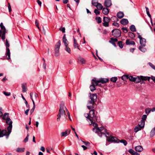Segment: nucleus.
Wrapping results in <instances>:
<instances>
[{"label":"nucleus","instance_id":"f257e3e1","mask_svg":"<svg viewBox=\"0 0 155 155\" xmlns=\"http://www.w3.org/2000/svg\"><path fill=\"white\" fill-rule=\"evenodd\" d=\"M93 131L97 133L98 135L100 137H101L103 135H104L106 137H107V136L106 134V133L108 135H109V134L108 133L106 132L107 130L103 127H101L100 128L99 127H94L93 128Z\"/></svg>","mask_w":155,"mask_h":155},{"label":"nucleus","instance_id":"f03ea898","mask_svg":"<svg viewBox=\"0 0 155 155\" xmlns=\"http://www.w3.org/2000/svg\"><path fill=\"white\" fill-rule=\"evenodd\" d=\"M64 104H61L60 105V108L58 114L57 115L58 118L57 119V121H59L60 120V118L61 117H64L65 118L67 116L64 110Z\"/></svg>","mask_w":155,"mask_h":155},{"label":"nucleus","instance_id":"7ed1b4c3","mask_svg":"<svg viewBox=\"0 0 155 155\" xmlns=\"http://www.w3.org/2000/svg\"><path fill=\"white\" fill-rule=\"evenodd\" d=\"M9 130L7 132L6 130H0V137H3L4 136H6V138L7 139L11 132H9Z\"/></svg>","mask_w":155,"mask_h":155},{"label":"nucleus","instance_id":"20e7f679","mask_svg":"<svg viewBox=\"0 0 155 155\" xmlns=\"http://www.w3.org/2000/svg\"><path fill=\"white\" fill-rule=\"evenodd\" d=\"M140 78L141 80H148V81H149L150 79H151L154 82V83H155V77L153 76H151V77L140 76Z\"/></svg>","mask_w":155,"mask_h":155},{"label":"nucleus","instance_id":"39448f33","mask_svg":"<svg viewBox=\"0 0 155 155\" xmlns=\"http://www.w3.org/2000/svg\"><path fill=\"white\" fill-rule=\"evenodd\" d=\"M113 35L116 37H119L121 34L120 30L118 29L113 30L112 31Z\"/></svg>","mask_w":155,"mask_h":155},{"label":"nucleus","instance_id":"423d86ee","mask_svg":"<svg viewBox=\"0 0 155 155\" xmlns=\"http://www.w3.org/2000/svg\"><path fill=\"white\" fill-rule=\"evenodd\" d=\"M6 120V123L9 125V126L7 127L8 130H9V132H11L12 128V122L10 118H8Z\"/></svg>","mask_w":155,"mask_h":155},{"label":"nucleus","instance_id":"0eeeda50","mask_svg":"<svg viewBox=\"0 0 155 155\" xmlns=\"http://www.w3.org/2000/svg\"><path fill=\"white\" fill-rule=\"evenodd\" d=\"M95 102L91 99L89 100L87 104V107L89 110L94 108Z\"/></svg>","mask_w":155,"mask_h":155},{"label":"nucleus","instance_id":"6e6552de","mask_svg":"<svg viewBox=\"0 0 155 155\" xmlns=\"http://www.w3.org/2000/svg\"><path fill=\"white\" fill-rule=\"evenodd\" d=\"M89 115V119L91 118L96 119V118L95 115V110L94 109H92L90 111Z\"/></svg>","mask_w":155,"mask_h":155},{"label":"nucleus","instance_id":"1a4fd4ad","mask_svg":"<svg viewBox=\"0 0 155 155\" xmlns=\"http://www.w3.org/2000/svg\"><path fill=\"white\" fill-rule=\"evenodd\" d=\"M33 93L32 92H31L30 93V96L31 99L32 100V101L33 102V107L32 108L31 110V111H30V114H32V113L33 112L34 110L35 109V102H34V100L33 99V98L32 96H33Z\"/></svg>","mask_w":155,"mask_h":155},{"label":"nucleus","instance_id":"9d476101","mask_svg":"<svg viewBox=\"0 0 155 155\" xmlns=\"http://www.w3.org/2000/svg\"><path fill=\"white\" fill-rule=\"evenodd\" d=\"M89 120L91 121V123L90 124V125H92L94 127H98V125L96 123H95V122L97 121V119H94L90 118L89 119Z\"/></svg>","mask_w":155,"mask_h":155},{"label":"nucleus","instance_id":"9b49d317","mask_svg":"<svg viewBox=\"0 0 155 155\" xmlns=\"http://www.w3.org/2000/svg\"><path fill=\"white\" fill-rule=\"evenodd\" d=\"M70 129H68L66 130L65 132H62L61 133V137H66L71 132Z\"/></svg>","mask_w":155,"mask_h":155},{"label":"nucleus","instance_id":"f8f14e48","mask_svg":"<svg viewBox=\"0 0 155 155\" xmlns=\"http://www.w3.org/2000/svg\"><path fill=\"white\" fill-rule=\"evenodd\" d=\"M97 96L96 94H93L91 95L90 97V99L95 102L97 101Z\"/></svg>","mask_w":155,"mask_h":155},{"label":"nucleus","instance_id":"ddd939ff","mask_svg":"<svg viewBox=\"0 0 155 155\" xmlns=\"http://www.w3.org/2000/svg\"><path fill=\"white\" fill-rule=\"evenodd\" d=\"M112 5L111 1L110 0H105L104 2V6L108 8Z\"/></svg>","mask_w":155,"mask_h":155},{"label":"nucleus","instance_id":"4468645a","mask_svg":"<svg viewBox=\"0 0 155 155\" xmlns=\"http://www.w3.org/2000/svg\"><path fill=\"white\" fill-rule=\"evenodd\" d=\"M106 137H107V140L109 142H117L116 141L117 139L115 137L113 136H110L108 137L107 136Z\"/></svg>","mask_w":155,"mask_h":155},{"label":"nucleus","instance_id":"2eb2a0df","mask_svg":"<svg viewBox=\"0 0 155 155\" xmlns=\"http://www.w3.org/2000/svg\"><path fill=\"white\" fill-rule=\"evenodd\" d=\"M5 55L8 60H9L10 59V49L7 47L6 48Z\"/></svg>","mask_w":155,"mask_h":155},{"label":"nucleus","instance_id":"dca6fc26","mask_svg":"<svg viewBox=\"0 0 155 155\" xmlns=\"http://www.w3.org/2000/svg\"><path fill=\"white\" fill-rule=\"evenodd\" d=\"M73 39H74L73 45H74V48H77L78 49H79V50H80V48L79 47V44L78 43L77 40L74 38V37H73Z\"/></svg>","mask_w":155,"mask_h":155},{"label":"nucleus","instance_id":"f3484780","mask_svg":"<svg viewBox=\"0 0 155 155\" xmlns=\"http://www.w3.org/2000/svg\"><path fill=\"white\" fill-rule=\"evenodd\" d=\"M135 150L136 151L140 152L143 150V148L141 146L139 145L135 147Z\"/></svg>","mask_w":155,"mask_h":155},{"label":"nucleus","instance_id":"a211bd4d","mask_svg":"<svg viewBox=\"0 0 155 155\" xmlns=\"http://www.w3.org/2000/svg\"><path fill=\"white\" fill-rule=\"evenodd\" d=\"M128 152L132 155H140V154L135 151L133 149H130Z\"/></svg>","mask_w":155,"mask_h":155},{"label":"nucleus","instance_id":"6ab92c4d","mask_svg":"<svg viewBox=\"0 0 155 155\" xmlns=\"http://www.w3.org/2000/svg\"><path fill=\"white\" fill-rule=\"evenodd\" d=\"M99 80H96L94 79H93L91 81V84L95 86L97 85L100 86V84H99Z\"/></svg>","mask_w":155,"mask_h":155},{"label":"nucleus","instance_id":"aec40b11","mask_svg":"<svg viewBox=\"0 0 155 155\" xmlns=\"http://www.w3.org/2000/svg\"><path fill=\"white\" fill-rule=\"evenodd\" d=\"M99 83H101L104 84L108 82L109 81V79L108 78H100L98 80Z\"/></svg>","mask_w":155,"mask_h":155},{"label":"nucleus","instance_id":"412c9836","mask_svg":"<svg viewBox=\"0 0 155 155\" xmlns=\"http://www.w3.org/2000/svg\"><path fill=\"white\" fill-rule=\"evenodd\" d=\"M120 23L122 25H125L128 23V21L127 19L123 18L120 20Z\"/></svg>","mask_w":155,"mask_h":155},{"label":"nucleus","instance_id":"4be33fe9","mask_svg":"<svg viewBox=\"0 0 155 155\" xmlns=\"http://www.w3.org/2000/svg\"><path fill=\"white\" fill-rule=\"evenodd\" d=\"M126 44L127 45H135V42L132 41H130L129 39H127L126 40Z\"/></svg>","mask_w":155,"mask_h":155},{"label":"nucleus","instance_id":"5701e85b","mask_svg":"<svg viewBox=\"0 0 155 155\" xmlns=\"http://www.w3.org/2000/svg\"><path fill=\"white\" fill-rule=\"evenodd\" d=\"M63 41L65 47H67L68 45V41L66 38L65 34H64L63 37Z\"/></svg>","mask_w":155,"mask_h":155},{"label":"nucleus","instance_id":"b1692460","mask_svg":"<svg viewBox=\"0 0 155 155\" xmlns=\"http://www.w3.org/2000/svg\"><path fill=\"white\" fill-rule=\"evenodd\" d=\"M140 44L142 46H145L146 45V40L143 38L140 40Z\"/></svg>","mask_w":155,"mask_h":155},{"label":"nucleus","instance_id":"393cba45","mask_svg":"<svg viewBox=\"0 0 155 155\" xmlns=\"http://www.w3.org/2000/svg\"><path fill=\"white\" fill-rule=\"evenodd\" d=\"M124 16V14L122 12H120L117 13V17L120 19L122 18Z\"/></svg>","mask_w":155,"mask_h":155},{"label":"nucleus","instance_id":"a878e982","mask_svg":"<svg viewBox=\"0 0 155 155\" xmlns=\"http://www.w3.org/2000/svg\"><path fill=\"white\" fill-rule=\"evenodd\" d=\"M102 12L104 14L106 15L109 12V11L107 8H104L102 9Z\"/></svg>","mask_w":155,"mask_h":155},{"label":"nucleus","instance_id":"bb28decb","mask_svg":"<svg viewBox=\"0 0 155 155\" xmlns=\"http://www.w3.org/2000/svg\"><path fill=\"white\" fill-rule=\"evenodd\" d=\"M142 128L139 125H137L135 127L134 129V132L137 133L139 130H140L142 129Z\"/></svg>","mask_w":155,"mask_h":155},{"label":"nucleus","instance_id":"cd10ccee","mask_svg":"<svg viewBox=\"0 0 155 155\" xmlns=\"http://www.w3.org/2000/svg\"><path fill=\"white\" fill-rule=\"evenodd\" d=\"M21 87L22 88V91L23 92H25L27 91V88L25 84H21Z\"/></svg>","mask_w":155,"mask_h":155},{"label":"nucleus","instance_id":"c85d7f7f","mask_svg":"<svg viewBox=\"0 0 155 155\" xmlns=\"http://www.w3.org/2000/svg\"><path fill=\"white\" fill-rule=\"evenodd\" d=\"M61 45V41L59 40L55 45V49H59Z\"/></svg>","mask_w":155,"mask_h":155},{"label":"nucleus","instance_id":"c756f323","mask_svg":"<svg viewBox=\"0 0 155 155\" xmlns=\"http://www.w3.org/2000/svg\"><path fill=\"white\" fill-rule=\"evenodd\" d=\"M141 79L140 77L139 76H137L135 78L134 82L136 83H138L141 81Z\"/></svg>","mask_w":155,"mask_h":155},{"label":"nucleus","instance_id":"7c9ffc66","mask_svg":"<svg viewBox=\"0 0 155 155\" xmlns=\"http://www.w3.org/2000/svg\"><path fill=\"white\" fill-rule=\"evenodd\" d=\"M96 7L99 10H101L103 8L101 4L99 3L97 4Z\"/></svg>","mask_w":155,"mask_h":155},{"label":"nucleus","instance_id":"2f4dec72","mask_svg":"<svg viewBox=\"0 0 155 155\" xmlns=\"http://www.w3.org/2000/svg\"><path fill=\"white\" fill-rule=\"evenodd\" d=\"M78 60L82 64H84L85 62V60L84 59L81 57H79L78 58Z\"/></svg>","mask_w":155,"mask_h":155},{"label":"nucleus","instance_id":"473e14b6","mask_svg":"<svg viewBox=\"0 0 155 155\" xmlns=\"http://www.w3.org/2000/svg\"><path fill=\"white\" fill-rule=\"evenodd\" d=\"M25 149L24 148H18L16 150V151L18 152H22L24 151Z\"/></svg>","mask_w":155,"mask_h":155},{"label":"nucleus","instance_id":"72a5a7b5","mask_svg":"<svg viewBox=\"0 0 155 155\" xmlns=\"http://www.w3.org/2000/svg\"><path fill=\"white\" fill-rule=\"evenodd\" d=\"M130 29L133 32L136 31L135 27L134 25H131L130 27Z\"/></svg>","mask_w":155,"mask_h":155},{"label":"nucleus","instance_id":"f704fd0d","mask_svg":"<svg viewBox=\"0 0 155 155\" xmlns=\"http://www.w3.org/2000/svg\"><path fill=\"white\" fill-rule=\"evenodd\" d=\"M8 115L9 114L8 113H5L2 117L3 119L6 120L8 119V118H9L8 117Z\"/></svg>","mask_w":155,"mask_h":155},{"label":"nucleus","instance_id":"c9c22d12","mask_svg":"<svg viewBox=\"0 0 155 155\" xmlns=\"http://www.w3.org/2000/svg\"><path fill=\"white\" fill-rule=\"evenodd\" d=\"M129 75H124L121 77V79L123 81H125L126 79H129Z\"/></svg>","mask_w":155,"mask_h":155},{"label":"nucleus","instance_id":"e433bc0d","mask_svg":"<svg viewBox=\"0 0 155 155\" xmlns=\"http://www.w3.org/2000/svg\"><path fill=\"white\" fill-rule=\"evenodd\" d=\"M145 124V121H143L141 120L139 124H138V125H139L142 128H143L144 127Z\"/></svg>","mask_w":155,"mask_h":155},{"label":"nucleus","instance_id":"4c0bfd02","mask_svg":"<svg viewBox=\"0 0 155 155\" xmlns=\"http://www.w3.org/2000/svg\"><path fill=\"white\" fill-rule=\"evenodd\" d=\"M128 35L129 37L132 38H134L135 36L134 34L132 32H129L128 33Z\"/></svg>","mask_w":155,"mask_h":155},{"label":"nucleus","instance_id":"58836bf2","mask_svg":"<svg viewBox=\"0 0 155 155\" xmlns=\"http://www.w3.org/2000/svg\"><path fill=\"white\" fill-rule=\"evenodd\" d=\"M95 19L97 22V23L99 24L101 22V18L100 17H96L95 18Z\"/></svg>","mask_w":155,"mask_h":155},{"label":"nucleus","instance_id":"ea45409f","mask_svg":"<svg viewBox=\"0 0 155 155\" xmlns=\"http://www.w3.org/2000/svg\"><path fill=\"white\" fill-rule=\"evenodd\" d=\"M110 20V18H109L104 17L103 18V21L109 22Z\"/></svg>","mask_w":155,"mask_h":155},{"label":"nucleus","instance_id":"a19ab883","mask_svg":"<svg viewBox=\"0 0 155 155\" xmlns=\"http://www.w3.org/2000/svg\"><path fill=\"white\" fill-rule=\"evenodd\" d=\"M117 80V77H113L111 78L110 79V80L111 81L115 83L116 82Z\"/></svg>","mask_w":155,"mask_h":155},{"label":"nucleus","instance_id":"79ce46f5","mask_svg":"<svg viewBox=\"0 0 155 155\" xmlns=\"http://www.w3.org/2000/svg\"><path fill=\"white\" fill-rule=\"evenodd\" d=\"M95 86H94V85H93L91 84V85L90 86V88L91 90V91H92L93 92L95 90L96 88L95 87Z\"/></svg>","mask_w":155,"mask_h":155},{"label":"nucleus","instance_id":"37998d69","mask_svg":"<svg viewBox=\"0 0 155 155\" xmlns=\"http://www.w3.org/2000/svg\"><path fill=\"white\" fill-rule=\"evenodd\" d=\"M97 1V0H92L91 2V4L93 5L96 6L99 3L97 2H95V1Z\"/></svg>","mask_w":155,"mask_h":155},{"label":"nucleus","instance_id":"c03bdc74","mask_svg":"<svg viewBox=\"0 0 155 155\" xmlns=\"http://www.w3.org/2000/svg\"><path fill=\"white\" fill-rule=\"evenodd\" d=\"M151 111V110L149 108L146 109L145 110L146 113L147 115H148Z\"/></svg>","mask_w":155,"mask_h":155},{"label":"nucleus","instance_id":"a18cd8bd","mask_svg":"<svg viewBox=\"0 0 155 155\" xmlns=\"http://www.w3.org/2000/svg\"><path fill=\"white\" fill-rule=\"evenodd\" d=\"M6 32V31H2V38L3 40H4L5 38V34Z\"/></svg>","mask_w":155,"mask_h":155},{"label":"nucleus","instance_id":"49530a36","mask_svg":"<svg viewBox=\"0 0 155 155\" xmlns=\"http://www.w3.org/2000/svg\"><path fill=\"white\" fill-rule=\"evenodd\" d=\"M110 39L111 41H109V42L110 43L114 42H117V39L116 38H110Z\"/></svg>","mask_w":155,"mask_h":155},{"label":"nucleus","instance_id":"de8ad7c7","mask_svg":"<svg viewBox=\"0 0 155 155\" xmlns=\"http://www.w3.org/2000/svg\"><path fill=\"white\" fill-rule=\"evenodd\" d=\"M0 27L1 29L3 31H6V29L5 28V26L3 25L2 23H1L0 24Z\"/></svg>","mask_w":155,"mask_h":155},{"label":"nucleus","instance_id":"09e8293b","mask_svg":"<svg viewBox=\"0 0 155 155\" xmlns=\"http://www.w3.org/2000/svg\"><path fill=\"white\" fill-rule=\"evenodd\" d=\"M59 54V50L57 49H55V55L56 56H57Z\"/></svg>","mask_w":155,"mask_h":155},{"label":"nucleus","instance_id":"8fccbe9b","mask_svg":"<svg viewBox=\"0 0 155 155\" xmlns=\"http://www.w3.org/2000/svg\"><path fill=\"white\" fill-rule=\"evenodd\" d=\"M139 48L141 51L143 52H145L146 50V49L145 48H144L141 46H139Z\"/></svg>","mask_w":155,"mask_h":155},{"label":"nucleus","instance_id":"3c124183","mask_svg":"<svg viewBox=\"0 0 155 155\" xmlns=\"http://www.w3.org/2000/svg\"><path fill=\"white\" fill-rule=\"evenodd\" d=\"M129 79L130 81H132V82H134V81H135V77H134L132 76H129Z\"/></svg>","mask_w":155,"mask_h":155},{"label":"nucleus","instance_id":"603ef678","mask_svg":"<svg viewBox=\"0 0 155 155\" xmlns=\"http://www.w3.org/2000/svg\"><path fill=\"white\" fill-rule=\"evenodd\" d=\"M147 118V115H143L142 117L141 120L144 121H145L146 120Z\"/></svg>","mask_w":155,"mask_h":155},{"label":"nucleus","instance_id":"864d4df0","mask_svg":"<svg viewBox=\"0 0 155 155\" xmlns=\"http://www.w3.org/2000/svg\"><path fill=\"white\" fill-rule=\"evenodd\" d=\"M120 142L124 144V146H126L127 144V141L125 140H121L120 141Z\"/></svg>","mask_w":155,"mask_h":155},{"label":"nucleus","instance_id":"5fc2aeb1","mask_svg":"<svg viewBox=\"0 0 155 155\" xmlns=\"http://www.w3.org/2000/svg\"><path fill=\"white\" fill-rule=\"evenodd\" d=\"M65 108L66 109V110L67 113L68 114V116L69 119L71 121V119L70 118V115L69 112L67 108L66 107H65Z\"/></svg>","mask_w":155,"mask_h":155},{"label":"nucleus","instance_id":"6e6d98bb","mask_svg":"<svg viewBox=\"0 0 155 155\" xmlns=\"http://www.w3.org/2000/svg\"><path fill=\"white\" fill-rule=\"evenodd\" d=\"M121 29L123 31L124 33H127L128 32V30L126 28L123 27Z\"/></svg>","mask_w":155,"mask_h":155},{"label":"nucleus","instance_id":"4d7b16f0","mask_svg":"<svg viewBox=\"0 0 155 155\" xmlns=\"http://www.w3.org/2000/svg\"><path fill=\"white\" fill-rule=\"evenodd\" d=\"M118 45L119 47L121 48H122L123 47V45H122V42L121 41H118Z\"/></svg>","mask_w":155,"mask_h":155},{"label":"nucleus","instance_id":"13d9d810","mask_svg":"<svg viewBox=\"0 0 155 155\" xmlns=\"http://www.w3.org/2000/svg\"><path fill=\"white\" fill-rule=\"evenodd\" d=\"M147 15H148V16L150 18V20H151V24H152V25H153V23H152V19L151 16V15L150 14L149 12H147Z\"/></svg>","mask_w":155,"mask_h":155},{"label":"nucleus","instance_id":"bf43d9fd","mask_svg":"<svg viewBox=\"0 0 155 155\" xmlns=\"http://www.w3.org/2000/svg\"><path fill=\"white\" fill-rule=\"evenodd\" d=\"M109 23L107 22H104L103 23V25L105 27H108L109 26Z\"/></svg>","mask_w":155,"mask_h":155},{"label":"nucleus","instance_id":"052dcab7","mask_svg":"<svg viewBox=\"0 0 155 155\" xmlns=\"http://www.w3.org/2000/svg\"><path fill=\"white\" fill-rule=\"evenodd\" d=\"M65 50L69 53H71V49L70 48H69L68 46L66 47Z\"/></svg>","mask_w":155,"mask_h":155},{"label":"nucleus","instance_id":"680f3d73","mask_svg":"<svg viewBox=\"0 0 155 155\" xmlns=\"http://www.w3.org/2000/svg\"><path fill=\"white\" fill-rule=\"evenodd\" d=\"M98 10H98V9H95L94 10V12L96 15H97L100 14V12L99 11H98Z\"/></svg>","mask_w":155,"mask_h":155},{"label":"nucleus","instance_id":"e2e57ef3","mask_svg":"<svg viewBox=\"0 0 155 155\" xmlns=\"http://www.w3.org/2000/svg\"><path fill=\"white\" fill-rule=\"evenodd\" d=\"M35 25L40 30V28L38 26V24H39V23L37 21V20H35Z\"/></svg>","mask_w":155,"mask_h":155},{"label":"nucleus","instance_id":"0e129e2a","mask_svg":"<svg viewBox=\"0 0 155 155\" xmlns=\"http://www.w3.org/2000/svg\"><path fill=\"white\" fill-rule=\"evenodd\" d=\"M3 94H5V95L6 96H8L10 95L11 94L10 92H7L6 91H4Z\"/></svg>","mask_w":155,"mask_h":155},{"label":"nucleus","instance_id":"69168bd1","mask_svg":"<svg viewBox=\"0 0 155 155\" xmlns=\"http://www.w3.org/2000/svg\"><path fill=\"white\" fill-rule=\"evenodd\" d=\"M8 8L9 12H10L12 11V9L11 5L9 3H8Z\"/></svg>","mask_w":155,"mask_h":155},{"label":"nucleus","instance_id":"338daca9","mask_svg":"<svg viewBox=\"0 0 155 155\" xmlns=\"http://www.w3.org/2000/svg\"><path fill=\"white\" fill-rule=\"evenodd\" d=\"M5 45L6 47V48L7 47L8 48L10 46L9 44L8 41L7 39L6 40Z\"/></svg>","mask_w":155,"mask_h":155},{"label":"nucleus","instance_id":"774afa93","mask_svg":"<svg viewBox=\"0 0 155 155\" xmlns=\"http://www.w3.org/2000/svg\"><path fill=\"white\" fill-rule=\"evenodd\" d=\"M84 116L86 117L87 119L89 120V115L88 114H84Z\"/></svg>","mask_w":155,"mask_h":155}]
</instances>
